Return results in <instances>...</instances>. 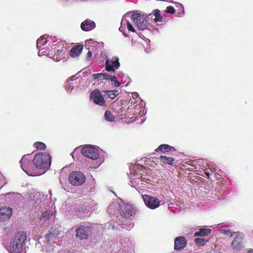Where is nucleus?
Instances as JSON below:
<instances>
[{
	"label": "nucleus",
	"mask_w": 253,
	"mask_h": 253,
	"mask_svg": "<svg viewBox=\"0 0 253 253\" xmlns=\"http://www.w3.org/2000/svg\"><path fill=\"white\" fill-rule=\"evenodd\" d=\"M123 23L127 24V29L129 32H135L136 27L139 30L151 29L152 28L149 20L138 11H130L123 16Z\"/></svg>",
	"instance_id": "obj_1"
},
{
	"label": "nucleus",
	"mask_w": 253,
	"mask_h": 253,
	"mask_svg": "<svg viewBox=\"0 0 253 253\" xmlns=\"http://www.w3.org/2000/svg\"><path fill=\"white\" fill-rule=\"evenodd\" d=\"M101 151L99 147L95 146L87 145L83 147L81 150L79 148H76L71 154L73 158L74 159V154L81 151L83 155L95 161V164L90 166V167L97 168L100 164V161L98 162V159Z\"/></svg>",
	"instance_id": "obj_2"
},
{
	"label": "nucleus",
	"mask_w": 253,
	"mask_h": 253,
	"mask_svg": "<svg viewBox=\"0 0 253 253\" xmlns=\"http://www.w3.org/2000/svg\"><path fill=\"white\" fill-rule=\"evenodd\" d=\"M27 238L26 232L24 231L17 232L10 242L8 247V251L10 253H22Z\"/></svg>",
	"instance_id": "obj_3"
},
{
	"label": "nucleus",
	"mask_w": 253,
	"mask_h": 253,
	"mask_svg": "<svg viewBox=\"0 0 253 253\" xmlns=\"http://www.w3.org/2000/svg\"><path fill=\"white\" fill-rule=\"evenodd\" d=\"M36 169L41 173H44L50 168L51 165V157L48 153H39L33 156Z\"/></svg>",
	"instance_id": "obj_4"
},
{
	"label": "nucleus",
	"mask_w": 253,
	"mask_h": 253,
	"mask_svg": "<svg viewBox=\"0 0 253 253\" xmlns=\"http://www.w3.org/2000/svg\"><path fill=\"white\" fill-rule=\"evenodd\" d=\"M135 213L136 209L133 206L126 205L124 207L121 213L122 221L120 224L123 228L130 230L133 227L134 223L131 220Z\"/></svg>",
	"instance_id": "obj_5"
},
{
	"label": "nucleus",
	"mask_w": 253,
	"mask_h": 253,
	"mask_svg": "<svg viewBox=\"0 0 253 253\" xmlns=\"http://www.w3.org/2000/svg\"><path fill=\"white\" fill-rule=\"evenodd\" d=\"M33 156L32 154L25 155L20 161V164L22 169L28 175L30 176H37L41 173L36 169V165L34 164Z\"/></svg>",
	"instance_id": "obj_6"
},
{
	"label": "nucleus",
	"mask_w": 253,
	"mask_h": 253,
	"mask_svg": "<svg viewBox=\"0 0 253 253\" xmlns=\"http://www.w3.org/2000/svg\"><path fill=\"white\" fill-rule=\"evenodd\" d=\"M50 48H48V52L47 54L50 58L54 61L58 62L61 60L63 57L62 53L63 51L64 47L60 42L55 43L53 42L50 45Z\"/></svg>",
	"instance_id": "obj_7"
},
{
	"label": "nucleus",
	"mask_w": 253,
	"mask_h": 253,
	"mask_svg": "<svg viewBox=\"0 0 253 253\" xmlns=\"http://www.w3.org/2000/svg\"><path fill=\"white\" fill-rule=\"evenodd\" d=\"M46 246H45V250H46V252H48V253H51V252H56L55 251V249L56 248V246L54 248H51L54 246V243H56L57 242H59V238L58 237V234L52 233L51 232H49L46 236Z\"/></svg>",
	"instance_id": "obj_8"
},
{
	"label": "nucleus",
	"mask_w": 253,
	"mask_h": 253,
	"mask_svg": "<svg viewBox=\"0 0 253 253\" xmlns=\"http://www.w3.org/2000/svg\"><path fill=\"white\" fill-rule=\"evenodd\" d=\"M45 35L41 36L37 41V47L39 49V56L46 55L47 53L46 50L48 47H44L43 46L48 43V46H50L52 44L51 42L49 41V39H47Z\"/></svg>",
	"instance_id": "obj_9"
},
{
	"label": "nucleus",
	"mask_w": 253,
	"mask_h": 253,
	"mask_svg": "<svg viewBox=\"0 0 253 253\" xmlns=\"http://www.w3.org/2000/svg\"><path fill=\"white\" fill-rule=\"evenodd\" d=\"M70 182L74 185L79 186L83 184L85 180L84 174L80 171H73L69 176Z\"/></svg>",
	"instance_id": "obj_10"
},
{
	"label": "nucleus",
	"mask_w": 253,
	"mask_h": 253,
	"mask_svg": "<svg viewBox=\"0 0 253 253\" xmlns=\"http://www.w3.org/2000/svg\"><path fill=\"white\" fill-rule=\"evenodd\" d=\"M142 198L145 205L151 209H155L160 205V201L157 197L144 195H142Z\"/></svg>",
	"instance_id": "obj_11"
},
{
	"label": "nucleus",
	"mask_w": 253,
	"mask_h": 253,
	"mask_svg": "<svg viewBox=\"0 0 253 253\" xmlns=\"http://www.w3.org/2000/svg\"><path fill=\"white\" fill-rule=\"evenodd\" d=\"M98 45V46H100V48L103 47V42H98L96 41H93L92 39H88L85 41V46L86 48L88 49V52L87 55V60H90L91 57V52L93 51L95 47Z\"/></svg>",
	"instance_id": "obj_12"
},
{
	"label": "nucleus",
	"mask_w": 253,
	"mask_h": 253,
	"mask_svg": "<svg viewBox=\"0 0 253 253\" xmlns=\"http://www.w3.org/2000/svg\"><path fill=\"white\" fill-rule=\"evenodd\" d=\"M120 66L119 59L117 56L107 59L106 61V69L109 72H114L115 70L119 69Z\"/></svg>",
	"instance_id": "obj_13"
},
{
	"label": "nucleus",
	"mask_w": 253,
	"mask_h": 253,
	"mask_svg": "<svg viewBox=\"0 0 253 253\" xmlns=\"http://www.w3.org/2000/svg\"><path fill=\"white\" fill-rule=\"evenodd\" d=\"M90 97L96 104L100 106H104L105 101L98 90H95L91 92Z\"/></svg>",
	"instance_id": "obj_14"
},
{
	"label": "nucleus",
	"mask_w": 253,
	"mask_h": 253,
	"mask_svg": "<svg viewBox=\"0 0 253 253\" xmlns=\"http://www.w3.org/2000/svg\"><path fill=\"white\" fill-rule=\"evenodd\" d=\"M12 215V209L9 207L0 208V222L8 220Z\"/></svg>",
	"instance_id": "obj_15"
},
{
	"label": "nucleus",
	"mask_w": 253,
	"mask_h": 253,
	"mask_svg": "<svg viewBox=\"0 0 253 253\" xmlns=\"http://www.w3.org/2000/svg\"><path fill=\"white\" fill-rule=\"evenodd\" d=\"M95 26L96 25L94 21L87 19L82 23L81 28L83 31H89L94 29L95 28Z\"/></svg>",
	"instance_id": "obj_16"
},
{
	"label": "nucleus",
	"mask_w": 253,
	"mask_h": 253,
	"mask_svg": "<svg viewBox=\"0 0 253 253\" xmlns=\"http://www.w3.org/2000/svg\"><path fill=\"white\" fill-rule=\"evenodd\" d=\"M20 196V194L18 193L9 192L0 195V198H4L6 201H8L10 203H12L17 199L19 198Z\"/></svg>",
	"instance_id": "obj_17"
},
{
	"label": "nucleus",
	"mask_w": 253,
	"mask_h": 253,
	"mask_svg": "<svg viewBox=\"0 0 253 253\" xmlns=\"http://www.w3.org/2000/svg\"><path fill=\"white\" fill-rule=\"evenodd\" d=\"M135 174L133 172H131L129 177L130 178L129 185L131 187H134L136 189L140 188V184H142V180L140 179L139 177H134Z\"/></svg>",
	"instance_id": "obj_18"
},
{
	"label": "nucleus",
	"mask_w": 253,
	"mask_h": 253,
	"mask_svg": "<svg viewBox=\"0 0 253 253\" xmlns=\"http://www.w3.org/2000/svg\"><path fill=\"white\" fill-rule=\"evenodd\" d=\"M186 245L185 239L183 237H179L175 239L174 249L176 250L183 249Z\"/></svg>",
	"instance_id": "obj_19"
},
{
	"label": "nucleus",
	"mask_w": 253,
	"mask_h": 253,
	"mask_svg": "<svg viewBox=\"0 0 253 253\" xmlns=\"http://www.w3.org/2000/svg\"><path fill=\"white\" fill-rule=\"evenodd\" d=\"M77 236L81 239H85L87 238L88 233L87 229L84 226H81L77 228Z\"/></svg>",
	"instance_id": "obj_20"
},
{
	"label": "nucleus",
	"mask_w": 253,
	"mask_h": 253,
	"mask_svg": "<svg viewBox=\"0 0 253 253\" xmlns=\"http://www.w3.org/2000/svg\"><path fill=\"white\" fill-rule=\"evenodd\" d=\"M83 49L82 45L74 46L70 51V56L72 57H76L81 53Z\"/></svg>",
	"instance_id": "obj_21"
},
{
	"label": "nucleus",
	"mask_w": 253,
	"mask_h": 253,
	"mask_svg": "<svg viewBox=\"0 0 253 253\" xmlns=\"http://www.w3.org/2000/svg\"><path fill=\"white\" fill-rule=\"evenodd\" d=\"M92 77L96 81H101L102 80H108V79H109L110 75L107 73L94 74L92 75Z\"/></svg>",
	"instance_id": "obj_22"
},
{
	"label": "nucleus",
	"mask_w": 253,
	"mask_h": 253,
	"mask_svg": "<svg viewBox=\"0 0 253 253\" xmlns=\"http://www.w3.org/2000/svg\"><path fill=\"white\" fill-rule=\"evenodd\" d=\"M160 161L164 164L172 165L174 161V159L171 157L161 156L159 158Z\"/></svg>",
	"instance_id": "obj_23"
},
{
	"label": "nucleus",
	"mask_w": 253,
	"mask_h": 253,
	"mask_svg": "<svg viewBox=\"0 0 253 253\" xmlns=\"http://www.w3.org/2000/svg\"><path fill=\"white\" fill-rule=\"evenodd\" d=\"M157 152L161 151L163 153H165L167 152L174 151V149L167 144H161L159 147L156 149Z\"/></svg>",
	"instance_id": "obj_24"
},
{
	"label": "nucleus",
	"mask_w": 253,
	"mask_h": 253,
	"mask_svg": "<svg viewBox=\"0 0 253 253\" xmlns=\"http://www.w3.org/2000/svg\"><path fill=\"white\" fill-rule=\"evenodd\" d=\"M211 232V230L207 228H202L199 231L196 232L194 234V236H205L209 235Z\"/></svg>",
	"instance_id": "obj_25"
},
{
	"label": "nucleus",
	"mask_w": 253,
	"mask_h": 253,
	"mask_svg": "<svg viewBox=\"0 0 253 253\" xmlns=\"http://www.w3.org/2000/svg\"><path fill=\"white\" fill-rule=\"evenodd\" d=\"M39 197L40 195L39 194H36L34 196V198L33 199H32V197H30V198L31 199V204L34 205L35 208L38 206V204L41 203V202Z\"/></svg>",
	"instance_id": "obj_26"
},
{
	"label": "nucleus",
	"mask_w": 253,
	"mask_h": 253,
	"mask_svg": "<svg viewBox=\"0 0 253 253\" xmlns=\"http://www.w3.org/2000/svg\"><path fill=\"white\" fill-rule=\"evenodd\" d=\"M52 215V212L50 211H45L42 213L41 216V220L43 221H46Z\"/></svg>",
	"instance_id": "obj_27"
},
{
	"label": "nucleus",
	"mask_w": 253,
	"mask_h": 253,
	"mask_svg": "<svg viewBox=\"0 0 253 253\" xmlns=\"http://www.w3.org/2000/svg\"><path fill=\"white\" fill-rule=\"evenodd\" d=\"M232 248L235 250H239L241 247V242L237 238H235L231 244Z\"/></svg>",
	"instance_id": "obj_28"
},
{
	"label": "nucleus",
	"mask_w": 253,
	"mask_h": 253,
	"mask_svg": "<svg viewBox=\"0 0 253 253\" xmlns=\"http://www.w3.org/2000/svg\"><path fill=\"white\" fill-rule=\"evenodd\" d=\"M106 95L107 96L111 99L115 98L117 96H118L119 94V92L117 90H115L113 91L108 90L105 92Z\"/></svg>",
	"instance_id": "obj_29"
},
{
	"label": "nucleus",
	"mask_w": 253,
	"mask_h": 253,
	"mask_svg": "<svg viewBox=\"0 0 253 253\" xmlns=\"http://www.w3.org/2000/svg\"><path fill=\"white\" fill-rule=\"evenodd\" d=\"M74 80V77H71V79L66 83V89L68 92H71L74 88L73 81Z\"/></svg>",
	"instance_id": "obj_30"
},
{
	"label": "nucleus",
	"mask_w": 253,
	"mask_h": 253,
	"mask_svg": "<svg viewBox=\"0 0 253 253\" xmlns=\"http://www.w3.org/2000/svg\"><path fill=\"white\" fill-rule=\"evenodd\" d=\"M154 20L156 22H162L163 20V17L160 15V11L158 9L155 10Z\"/></svg>",
	"instance_id": "obj_31"
},
{
	"label": "nucleus",
	"mask_w": 253,
	"mask_h": 253,
	"mask_svg": "<svg viewBox=\"0 0 253 253\" xmlns=\"http://www.w3.org/2000/svg\"><path fill=\"white\" fill-rule=\"evenodd\" d=\"M105 119L109 122H112L114 121L115 117L114 115L111 113L110 111H106L105 113Z\"/></svg>",
	"instance_id": "obj_32"
},
{
	"label": "nucleus",
	"mask_w": 253,
	"mask_h": 253,
	"mask_svg": "<svg viewBox=\"0 0 253 253\" xmlns=\"http://www.w3.org/2000/svg\"><path fill=\"white\" fill-rule=\"evenodd\" d=\"M34 147L39 150H44L46 148V145L42 142H37L34 144Z\"/></svg>",
	"instance_id": "obj_33"
},
{
	"label": "nucleus",
	"mask_w": 253,
	"mask_h": 253,
	"mask_svg": "<svg viewBox=\"0 0 253 253\" xmlns=\"http://www.w3.org/2000/svg\"><path fill=\"white\" fill-rule=\"evenodd\" d=\"M108 80L111 81L112 82V85L115 86H119L120 85V83L117 81V78L115 76L110 75L109 79Z\"/></svg>",
	"instance_id": "obj_34"
},
{
	"label": "nucleus",
	"mask_w": 253,
	"mask_h": 253,
	"mask_svg": "<svg viewBox=\"0 0 253 253\" xmlns=\"http://www.w3.org/2000/svg\"><path fill=\"white\" fill-rule=\"evenodd\" d=\"M195 242L197 245L200 246L204 245L206 243H207L208 240L202 238H198L195 239Z\"/></svg>",
	"instance_id": "obj_35"
},
{
	"label": "nucleus",
	"mask_w": 253,
	"mask_h": 253,
	"mask_svg": "<svg viewBox=\"0 0 253 253\" xmlns=\"http://www.w3.org/2000/svg\"><path fill=\"white\" fill-rule=\"evenodd\" d=\"M126 26L127 27V24H124L123 23V18H122V22H121V27L119 28V31L123 33V35L125 36V37H128V35H127L126 34L125 32V28L126 27Z\"/></svg>",
	"instance_id": "obj_36"
},
{
	"label": "nucleus",
	"mask_w": 253,
	"mask_h": 253,
	"mask_svg": "<svg viewBox=\"0 0 253 253\" xmlns=\"http://www.w3.org/2000/svg\"><path fill=\"white\" fill-rule=\"evenodd\" d=\"M220 233L229 237L232 236V232L230 229H222L220 230Z\"/></svg>",
	"instance_id": "obj_37"
},
{
	"label": "nucleus",
	"mask_w": 253,
	"mask_h": 253,
	"mask_svg": "<svg viewBox=\"0 0 253 253\" xmlns=\"http://www.w3.org/2000/svg\"><path fill=\"white\" fill-rule=\"evenodd\" d=\"M6 183L7 182L5 180L4 177L0 172V189H1Z\"/></svg>",
	"instance_id": "obj_38"
},
{
	"label": "nucleus",
	"mask_w": 253,
	"mask_h": 253,
	"mask_svg": "<svg viewBox=\"0 0 253 253\" xmlns=\"http://www.w3.org/2000/svg\"><path fill=\"white\" fill-rule=\"evenodd\" d=\"M165 11L168 13L173 14L175 12V10L173 7L169 6L167 7Z\"/></svg>",
	"instance_id": "obj_39"
},
{
	"label": "nucleus",
	"mask_w": 253,
	"mask_h": 253,
	"mask_svg": "<svg viewBox=\"0 0 253 253\" xmlns=\"http://www.w3.org/2000/svg\"><path fill=\"white\" fill-rule=\"evenodd\" d=\"M155 17V13H150L148 15L144 16L145 18L149 20V22H151V20Z\"/></svg>",
	"instance_id": "obj_40"
},
{
	"label": "nucleus",
	"mask_w": 253,
	"mask_h": 253,
	"mask_svg": "<svg viewBox=\"0 0 253 253\" xmlns=\"http://www.w3.org/2000/svg\"><path fill=\"white\" fill-rule=\"evenodd\" d=\"M144 41L146 43V46H145L144 48H145V50L147 51V49L150 47V45H149L150 40L149 39H147Z\"/></svg>",
	"instance_id": "obj_41"
},
{
	"label": "nucleus",
	"mask_w": 253,
	"mask_h": 253,
	"mask_svg": "<svg viewBox=\"0 0 253 253\" xmlns=\"http://www.w3.org/2000/svg\"><path fill=\"white\" fill-rule=\"evenodd\" d=\"M216 226L218 227H229V225H223V223L218 224L216 225Z\"/></svg>",
	"instance_id": "obj_42"
},
{
	"label": "nucleus",
	"mask_w": 253,
	"mask_h": 253,
	"mask_svg": "<svg viewBox=\"0 0 253 253\" xmlns=\"http://www.w3.org/2000/svg\"><path fill=\"white\" fill-rule=\"evenodd\" d=\"M132 95L133 96V97H137L138 96V94L136 92H134L133 94H132Z\"/></svg>",
	"instance_id": "obj_43"
},
{
	"label": "nucleus",
	"mask_w": 253,
	"mask_h": 253,
	"mask_svg": "<svg viewBox=\"0 0 253 253\" xmlns=\"http://www.w3.org/2000/svg\"><path fill=\"white\" fill-rule=\"evenodd\" d=\"M60 182L61 185H63V181L61 178H60Z\"/></svg>",
	"instance_id": "obj_44"
},
{
	"label": "nucleus",
	"mask_w": 253,
	"mask_h": 253,
	"mask_svg": "<svg viewBox=\"0 0 253 253\" xmlns=\"http://www.w3.org/2000/svg\"><path fill=\"white\" fill-rule=\"evenodd\" d=\"M248 253H253V250H249V251L248 252Z\"/></svg>",
	"instance_id": "obj_45"
},
{
	"label": "nucleus",
	"mask_w": 253,
	"mask_h": 253,
	"mask_svg": "<svg viewBox=\"0 0 253 253\" xmlns=\"http://www.w3.org/2000/svg\"><path fill=\"white\" fill-rule=\"evenodd\" d=\"M112 206L110 205V206L109 207V209L111 210L112 209Z\"/></svg>",
	"instance_id": "obj_46"
}]
</instances>
